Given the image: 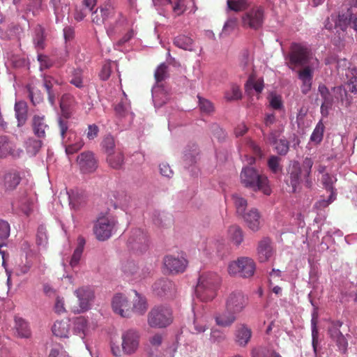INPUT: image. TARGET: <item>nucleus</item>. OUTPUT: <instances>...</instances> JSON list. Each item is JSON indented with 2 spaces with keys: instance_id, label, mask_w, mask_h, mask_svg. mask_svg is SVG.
Listing matches in <instances>:
<instances>
[{
  "instance_id": "obj_6",
  "label": "nucleus",
  "mask_w": 357,
  "mask_h": 357,
  "mask_svg": "<svg viewBox=\"0 0 357 357\" xmlns=\"http://www.w3.org/2000/svg\"><path fill=\"white\" fill-rule=\"evenodd\" d=\"M116 224V218L111 215L99 216L93 225V233L96 238L100 241L109 239Z\"/></svg>"
},
{
  "instance_id": "obj_47",
  "label": "nucleus",
  "mask_w": 357,
  "mask_h": 357,
  "mask_svg": "<svg viewBox=\"0 0 357 357\" xmlns=\"http://www.w3.org/2000/svg\"><path fill=\"white\" fill-rule=\"evenodd\" d=\"M312 166V162L310 159L305 158V160L303 162V167H301L299 165V163L297 162H295L294 163V169L295 170H298V172H296L295 175L294 176V178H298V174H301L302 172H305V174L308 175L310 173V170Z\"/></svg>"
},
{
  "instance_id": "obj_56",
  "label": "nucleus",
  "mask_w": 357,
  "mask_h": 357,
  "mask_svg": "<svg viewBox=\"0 0 357 357\" xmlns=\"http://www.w3.org/2000/svg\"><path fill=\"white\" fill-rule=\"evenodd\" d=\"M154 76L157 82L165 79L167 77V66L165 63L160 64L155 70Z\"/></svg>"
},
{
  "instance_id": "obj_57",
  "label": "nucleus",
  "mask_w": 357,
  "mask_h": 357,
  "mask_svg": "<svg viewBox=\"0 0 357 357\" xmlns=\"http://www.w3.org/2000/svg\"><path fill=\"white\" fill-rule=\"evenodd\" d=\"M271 108L275 110H281L283 108L282 98L280 96L271 93L268 98Z\"/></svg>"
},
{
  "instance_id": "obj_39",
  "label": "nucleus",
  "mask_w": 357,
  "mask_h": 357,
  "mask_svg": "<svg viewBox=\"0 0 357 357\" xmlns=\"http://www.w3.org/2000/svg\"><path fill=\"white\" fill-rule=\"evenodd\" d=\"M45 29L40 26L37 25L35 28V35L33 38V43L38 50H43L45 48Z\"/></svg>"
},
{
  "instance_id": "obj_35",
  "label": "nucleus",
  "mask_w": 357,
  "mask_h": 357,
  "mask_svg": "<svg viewBox=\"0 0 357 357\" xmlns=\"http://www.w3.org/2000/svg\"><path fill=\"white\" fill-rule=\"evenodd\" d=\"M88 329V321L84 317H79L74 321V332L79 335L82 339L86 336V333Z\"/></svg>"
},
{
  "instance_id": "obj_45",
  "label": "nucleus",
  "mask_w": 357,
  "mask_h": 357,
  "mask_svg": "<svg viewBox=\"0 0 357 357\" xmlns=\"http://www.w3.org/2000/svg\"><path fill=\"white\" fill-rule=\"evenodd\" d=\"M324 128L325 127L323 123L319 121L317 124L312 134L311 135L310 141L314 144H319L321 142L323 139Z\"/></svg>"
},
{
  "instance_id": "obj_1",
  "label": "nucleus",
  "mask_w": 357,
  "mask_h": 357,
  "mask_svg": "<svg viewBox=\"0 0 357 357\" xmlns=\"http://www.w3.org/2000/svg\"><path fill=\"white\" fill-rule=\"evenodd\" d=\"M291 65H294L301 82V91L308 93L313 75L320 67V62L312 50L305 43H291Z\"/></svg>"
},
{
  "instance_id": "obj_58",
  "label": "nucleus",
  "mask_w": 357,
  "mask_h": 357,
  "mask_svg": "<svg viewBox=\"0 0 357 357\" xmlns=\"http://www.w3.org/2000/svg\"><path fill=\"white\" fill-rule=\"evenodd\" d=\"M336 181V178L328 174H324L322 175L321 182L326 189L328 190L330 192L333 190V184Z\"/></svg>"
},
{
  "instance_id": "obj_38",
  "label": "nucleus",
  "mask_w": 357,
  "mask_h": 357,
  "mask_svg": "<svg viewBox=\"0 0 357 357\" xmlns=\"http://www.w3.org/2000/svg\"><path fill=\"white\" fill-rule=\"evenodd\" d=\"M130 104L128 102L126 95L123 93V98L114 106L116 115L119 117H124L128 114Z\"/></svg>"
},
{
  "instance_id": "obj_36",
  "label": "nucleus",
  "mask_w": 357,
  "mask_h": 357,
  "mask_svg": "<svg viewBox=\"0 0 357 357\" xmlns=\"http://www.w3.org/2000/svg\"><path fill=\"white\" fill-rule=\"evenodd\" d=\"M268 140L275 145V149L278 153L284 155L288 152L289 143L287 141L282 139L277 140L276 135L274 133H271Z\"/></svg>"
},
{
  "instance_id": "obj_27",
  "label": "nucleus",
  "mask_w": 357,
  "mask_h": 357,
  "mask_svg": "<svg viewBox=\"0 0 357 357\" xmlns=\"http://www.w3.org/2000/svg\"><path fill=\"white\" fill-rule=\"evenodd\" d=\"M14 333L16 337L20 338H29L31 335L28 323L23 319L17 317L15 319Z\"/></svg>"
},
{
  "instance_id": "obj_26",
  "label": "nucleus",
  "mask_w": 357,
  "mask_h": 357,
  "mask_svg": "<svg viewBox=\"0 0 357 357\" xmlns=\"http://www.w3.org/2000/svg\"><path fill=\"white\" fill-rule=\"evenodd\" d=\"M53 334L59 337H68L70 331V324L68 319L56 321L52 328Z\"/></svg>"
},
{
  "instance_id": "obj_59",
  "label": "nucleus",
  "mask_w": 357,
  "mask_h": 357,
  "mask_svg": "<svg viewBox=\"0 0 357 357\" xmlns=\"http://www.w3.org/2000/svg\"><path fill=\"white\" fill-rule=\"evenodd\" d=\"M10 235V225L5 220H0V240L6 239Z\"/></svg>"
},
{
  "instance_id": "obj_37",
  "label": "nucleus",
  "mask_w": 357,
  "mask_h": 357,
  "mask_svg": "<svg viewBox=\"0 0 357 357\" xmlns=\"http://www.w3.org/2000/svg\"><path fill=\"white\" fill-rule=\"evenodd\" d=\"M329 332L331 337L336 341L340 351L345 353L348 345L345 337L337 329L330 330Z\"/></svg>"
},
{
  "instance_id": "obj_8",
  "label": "nucleus",
  "mask_w": 357,
  "mask_h": 357,
  "mask_svg": "<svg viewBox=\"0 0 357 357\" xmlns=\"http://www.w3.org/2000/svg\"><path fill=\"white\" fill-rule=\"evenodd\" d=\"M255 263L251 258L241 257L229 264L228 273L231 275L250 278L255 271Z\"/></svg>"
},
{
  "instance_id": "obj_4",
  "label": "nucleus",
  "mask_w": 357,
  "mask_h": 357,
  "mask_svg": "<svg viewBox=\"0 0 357 357\" xmlns=\"http://www.w3.org/2000/svg\"><path fill=\"white\" fill-rule=\"evenodd\" d=\"M220 276L215 273H204L198 280L195 289L197 296L204 302L212 301L217 295V291L220 284Z\"/></svg>"
},
{
  "instance_id": "obj_50",
  "label": "nucleus",
  "mask_w": 357,
  "mask_h": 357,
  "mask_svg": "<svg viewBox=\"0 0 357 357\" xmlns=\"http://www.w3.org/2000/svg\"><path fill=\"white\" fill-rule=\"evenodd\" d=\"M68 119H66L63 116L58 119V127L61 137V140L68 136V132L73 131L68 129Z\"/></svg>"
},
{
  "instance_id": "obj_53",
  "label": "nucleus",
  "mask_w": 357,
  "mask_h": 357,
  "mask_svg": "<svg viewBox=\"0 0 357 357\" xmlns=\"http://www.w3.org/2000/svg\"><path fill=\"white\" fill-rule=\"evenodd\" d=\"M31 266V261L28 260V259L26 258L25 262L22 261L15 267V274L19 276L25 275L30 271Z\"/></svg>"
},
{
  "instance_id": "obj_28",
  "label": "nucleus",
  "mask_w": 357,
  "mask_h": 357,
  "mask_svg": "<svg viewBox=\"0 0 357 357\" xmlns=\"http://www.w3.org/2000/svg\"><path fill=\"white\" fill-rule=\"evenodd\" d=\"M21 181L18 172L11 170L7 172L3 177V185L6 190L12 191L16 188Z\"/></svg>"
},
{
  "instance_id": "obj_30",
  "label": "nucleus",
  "mask_w": 357,
  "mask_h": 357,
  "mask_svg": "<svg viewBox=\"0 0 357 357\" xmlns=\"http://www.w3.org/2000/svg\"><path fill=\"white\" fill-rule=\"evenodd\" d=\"M173 43L175 46L186 51H194V40L188 36L181 34L174 38Z\"/></svg>"
},
{
  "instance_id": "obj_43",
  "label": "nucleus",
  "mask_w": 357,
  "mask_h": 357,
  "mask_svg": "<svg viewBox=\"0 0 357 357\" xmlns=\"http://www.w3.org/2000/svg\"><path fill=\"white\" fill-rule=\"evenodd\" d=\"M147 309V303L145 298L141 296L135 291V298L134 299L132 312H135L139 314H142Z\"/></svg>"
},
{
  "instance_id": "obj_14",
  "label": "nucleus",
  "mask_w": 357,
  "mask_h": 357,
  "mask_svg": "<svg viewBox=\"0 0 357 357\" xmlns=\"http://www.w3.org/2000/svg\"><path fill=\"white\" fill-rule=\"evenodd\" d=\"M164 266L169 273L176 274L185 271L188 261L183 257H176L172 255L164 258Z\"/></svg>"
},
{
  "instance_id": "obj_32",
  "label": "nucleus",
  "mask_w": 357,
  "mask_h": 357,
  "mask_svg": "<svg viewBox=\"0 0 357 357\" xmlns=\"http://www.w3.org/2000/svg\"><path fill=\"white\" fill-rule=\"evenodd\" d=\"M108 165L113 169H119L122 167L124 162V155L120 149L109 153L107 156Z\"/></svg>"
},
{
  "instance_id": "obj_3",
  "label": "nucleus",
  "mask_w": 357,
  "mask_h": 357,
  "mask_svg": "<svg viewBox=\"0 0 357 357\" xmlns=\"http://www.w3.org/2000/svg\"><path fill=\"white\" fill-rule=\"evenodd\" d=\"M140 340L139 333L135 329H128L122 332L121 341H111L112 353L115 356L130 355L135 353L139 347Z\"/></svg>"
},
{
  "instance_id": "obj_25",
  "label": "nucleus",
  "mask_w": 357,
  "mask_h": 357,
  "mask_svg": "<svg viewBox=\"0 0 357 357\" xmlns=\"http://www.w3.org/2000/svg\"><path fill=\"white\" fill-rule=\"evenodd\" d=\"M332 92L337 105L340 104L342 106L347 107L351 105L352 98L348 95V93L344 86H339L333 87Z\"/></svg>"
},
{
  "instance_id": "obj_15",
  "label": "nucleus",
  "mask_w": 357,
  "mask_h": 357,
  "mask_svg": "<svg viewBox=\"0 0 357 357\" xmlns=\"http://www.w3.org/2000/svg\"><path fill=\"white\" fill-rule=\"evenodd\" d=\"M22 150L17 149L15 143L8 137L0 136V158H5L8 156L13 158L20 157Z\"/></svg>"
},
{
  "instance_id": "obj_5",
  "label": "nucleus",
  "mask_w": 357,
  "mask_h": 357,
  "mask_svg": "<svg viewBox=\"0 0 357 357\" xmlns=\"http://www.w3.org/2000/svg\"><path fill=\"white\" fill-rule=\"evenodd\" d=\"M172 310L163 305L155 306L147 316L149 326L154 328H166L172 324Z\"/></svg>"
},
{
  "instance_id": "obj_24",
  "label": "nucleus",
  "mask_w": 357,
  "mask_h": 357,
  "mask_svg": "<svg viewBox=\"0 0 357 357\" xmlns=\"http://www.w3.org/2000/svg\"><path fill=\"white\" fill-rule=\"evenodd\" d=\"M100 17H98V9L92 13V22L98 25L102 24L114 15V9L109 3L100 8Z\"/></svg>"
},
{
  "instance_id": "obj_60",
  "label": "nucleus",
  "mask_w": 357,
  "mask_h": 357,
  "mask_svg": "<svg viewBox=\"0 0 357 357\" xmlns=\"http://www.w3.org/2000/svg\"><path fill=\"white\" fill-rule=\"evenodd\" d=\"M335 193L333 191L330 192V195L327 199H320L316 203V206L318 208H322L328 206L335 199Z\"/></svg>"
},
{
  "instance_id": "obj_11",
  "label": "nucleus",
  "mask_w": 357,
  "mask_h": 357,
  "mask_svg": "<svg viewBox=\"0 0 357 357\" xmlns=\"http://www.w3.org/2000/svg\"><path fill=\"white\" fill-rule=\"evenodd\" d=\"M78 298L79 305L70 307L74 313H82L87 311L90 307V301L93 298V292L88 287L79 288L75 291Z\"/></svg>"
},
{
  "instance_id": "obj_49",
  "label": "nucleus",
  "mask_w": 357,
  "mask_h": 357,
  "mask_svg": "<svg viewBox=\"0 0 357 357\" xmlns=\"http://www.w3.org/2000/svg\"><path fill=\"white\" fill-rule=\"evenodd\" d=\"M70 83L78 89H82L84 87L83 75L82 70L81 69L74 70L70 80Z\"/></svg>"
},
{
  "instance_id": "obj_13",
  "label": "nucleus",
  "mask_w": 357,
  "mask_h": 357,
  "mask_svg": "<svg viewBox=\"0 0 357 357\" xmlns=\"http://www.w3.org/2000/svg\"><path fill=\"white\" fill-rule=\"evenodd\" d=\"M112 307L114 312L122 317H128L132 312L128 298L122 294H116L113 297Z\"/></svg>"
},
{
  "instance_id": "obj_10",
  "label": "nucleus",
  "mask_w": 357,
  "mask_h": 357,
  "mask_svg": "<svg viewBox=\"0 0 357 357\" xmlns=\"http://www.w3.org/2000/svg\"><path fill=\"white\" fill-rule=\"evenodd\" d=\"M248 305V297L240 290L229 293L225 298V310L236 314L242 312Z\"/></svg>"
},
{
  "instance_id": "obj_63",
  "label": "nucleus",
  "mask_w": 357,
  "mask_h": 357,
  "mask_svg": "<svg viewBox=\"0 0 357 357\" xmlns=\"http://www.w3.org/2000/svg\"><path fill=\"white\" fill-rule=\"evenodd\" d=\"M273 351L265 348L253 349L252 351V357H271Z\"/></svg>"
},
{
  "instance_id": "obj_2",
  "label": "nucleus",
  "mask_w": 357,
  "mask_h": 357,
  "mask_svg": "<svg viewBox=\"0 0 357 357\" xmlns=\"http://www.w3.org/2000/svg\"><path fill=\"white\" fill-rule=\"evenodd\" d=\"M240 179L244 187L254 192H261L265 195H270L272 192L268 177L264 174H259L254 167L243 168Z\"/></svg>"
},
{
  "instance_id": "obj_31",
  "label": "nucleus",
  "mask_w": 357,
  "mask_h": 357,
  "mask_svg": "<svg viewBox=\"0 0 357 357\" xmlns=\"http://www.w3.org/2000/svg\"><path fill=\"white\" fill-rule=\"evenodd\" d=\"M33 130L34 134L39 138L45 137L46 130H48V126L45 123L44 116H35L33 119Z\"/></svg>"
},
{
  "instance_id": "obj_19",
  "label": "nucleus",
  "mask_w": 357,
  "mask_h": 357,
  "mask_svg": "<svg viewBox=\"0 0 357 357\" xmlns=\"http://www.w3.org/2000/svg\"><path fill=\"white\" fill-rule=\"evenodd\" d=\"M252 330L244 324L236 326L234 336L235 342L240 347H245L252 337Z\"/></svg>"
},
{
  "instance_id": "obj_40",
  "label": "nucleus",
  "mask_w": 357,
  "mask_h": 357,
  "mask_svg": "<svg viewBox=\"0 0 357 357\" xmlns=\"http://www.w3.org/2000/svg\"><path fill=\"white\" fill-rule=\"evenodd\" d=\"M230 240L236 245H239L243 240V231L239 226L232 225L228 230Z\"/></svg>"
},
{
  "instance_id": "obj_12",
  "label": "nucleus",
  "mask_w": 357,
  "mask_h": 357,
  "mask_svg": "<svg viewBox=\"0 0 357 357\" xmlns=\"http://www.w3.org/2000/svg\"><path fill=\"white\" fill-rule=\"evenodd\" d=\"M77 162L82 172L91 173L98 167V160L92 151H84L77 158Z\"/></svg>"
},
{
  "instance_id": "obj_61",
  "label": "nucleus",
  "mask_w": 357,
  "mask_h": 357,
  "mask_svg": "<svg viewBox=\"0 0 357 357\" xmlns=\"http://www.w3.org/2000/svg\"><path fill=\"white\" fill-rule=\"evenodd\" d=\"M54 84H59L57 80H56L54 77L50 75H44L43 77V86L45 88L47 92L53 91L52 87Z\"/></svg>"
},
{
  "instance_id": "obj_52",
  "label": "nucleus",
  "mask_w": 357,
  "mask_h": 357,
  "mask_svg": "<svg viewBox=\"0 0 357 357\" xmlns=\"http://www.w3.org/2000/svg\"><path fill=\"white\" fill-rule=\"evenodd\" d=\"M280 162V158L275 155L271 156L268 160V167L273 173L278 174L281 172L282 167Z\"/></svg>"
},
{
  "instance_id": "obj_48",
  "label": "nucleus",
  "mask_w": 357,
  "mask_h": 357,
  "mask_svg": "<svg viewBox=\"0 0 357 357\" xmlns=\"http://www.w3.org/2000/svg\"><path fill=\"white\" fill-rule=\"evenodd\" d=\"M249 88H253L256 91V92L260 93L264 89L263 80H255V78L252 75H250L245 84L246 90H248Z\"/></svg>"
},
{
  "instance_id": "obj_33",
  "label": "nucleus",
  "mask_w": 357,
  "mask_h": 357,
  "mask_svg": "<svg viewBox=\"0 0 357 357\" xmlns=\"http://www.w3.org/2000/svg\"><path fill=\"white\" fill-rule=\"evenodd\" d=\"M85 239L82 236H79L77 238V245L74 250L72 257L70 261V265L74 268L77 266L81 259V257L84 250L85 245Z\"/></svg>"
},
{
  "instance_id": "obj_64",
  "label": "nucleus",
  "mask_w": 357,
  "mask_h": 357,
  "mask_svg": "<svg viewBox=\"0 0 357 357\" xmlns=\"http://www.w3.org/2000/svg\"><path fill=\"white\" fill-rule=\"evenodd\" d=\"M99 132V128L96 124H91L88 126L86 137L89 140L94 139L97 137Z\"/></svg>"
},
{
  "instance_id": "obj_46",
  "label": "nucleus",
  "mask_w": 357,
  "mask_h": 357,
  "mask_svg": "<svg viewBox=\"0 0 357 357\" xmlns=\"http://www.w3.org/2000/svg\"><path fill=\"white\" fill-rule=\"evenodd\" d=\"M232 199L236 206L237 213L241 215H244L248 204L247 200L238 195H234Z\"/></svg>"
},
{
  "instance_id": "obj_62",
  "label": "nucleus",
  "mask_w": 357,
  "mask_h": 357,
  "mask_svg": "<svg viewBox=\"0 0 357 357\" xmlns=\"http://www.w3.org/2000/svg\"><path fill=\"white\" fill-rule=\"evenodd\" d=\"M281 271L278 269L273 268L272 271L269 273V286H273V284L278 283L281 280Z\"/></svg>"
},
{
  "instance_id": "obj_16",
  "label": "nucleus",
  "mask_w": 357,
  "mask_h": 357,
  "mask_svg": "<svg viewBox=\"0 0 357 357\" xmlns=\"http://www.w3.org/2000/svg\"><path fill=\"white\" fill-rule=\"evenodd\" d=\"M68 155L73 154L79 151L84 146L83 139L74 131H70L68 136L62 139Z\"/></svg>"
},
{
  "instance_id": "obj_23",
  "label": "nucleus",
  "mask_w": 357,
  "mask_h": 357,
  "mask_svg": "<svg viewBox=\"0 0 357 357\" xmlns=\"http://www.w3.org/2000/svg\"><path fill=\"white\" fill-rule=\"evenodd\" d=\"M214 319L216 325L222 328H227L236 321V314L225 310L224 312L215 313Z\"/></svg>"
},
{
  "instance_id": "obj_34",
  "label": "nucleus",
  "mask_w": 357,
  "mask_h": 357,
  "mask_svg": "<svg viewBox=\"0 0 357 357\" xmlns=\"http://www.w3.org/2000/svg\"><path fill=\"white\" fill-rule=\"evenodd\" d=\"M15 116L18 121V126L25 123L27 119V105L24 101L16 102L15 105Z\"/></svg>"
},
{
  "instance_id": "obj_51",
  "label": "nucleus",
  "mask_w": 357,
  "mask_h": 357,
  "mask_svg": "<svg viewBox=\"0 0 357 357\" xmlns=\"http://www.w3.org/2000/svg\"><path fill=\"white\" fill-rule=\"evenodd\" d=\"M69 200L70 204L73 206V207H78L79 205L85 202V197L83 193H79V192L72 191L69 194Z\"/></svg>"
},
{
  "instance_id": "obj_9",
  "label": "nucleus",
  "mask_w": 357,
  "mask_h": 357,
  "mask_svg": "<svg viewBox=\"0 0 357 357\" xmlns=\"http://www.w3.org/2000/svg\"><path fill=\"white\" fill-rule=\"evenodd\" d=\"M264 21V10L261 6H255L247 10L241 17L242 26L245 29L259 30Z\"/></svg>"
},
{
  "instance_id": "obj_20",
  "label": "nucleus",
  "mask_w": 357,
  "mask_h": 357,
  "mask_svg": "<svg viewBox=\"0 0 357 357\" xmlns=\"http://www.w3.org/2000/svg\"><path fill=\"white\" fill-rule=\"evenodd\" d=\"M153 289L158 296L172 295L175 285L167 278H160L154 282Z\"/></svg>"
},
{
  "instance_id": "obj_21",
  "label": "nucleus",
  "mask_w": 357,
  "mask_h": 357,
  "mask_svg": "<svg viewBox=\"0 0 357 357\" xmlns=\"http://www.w3.org/2000/svg\"><path fill=\"white\" fill-rule=\"evenodd\" d=\"M76 105L77 101L74 96L70 93H64L60 100V108L62 116L66 119H69Z\"/></svg>"
},
{
  "instance_id": "obj_44",
  "label": "nucleus",
  "mask_w": 357,
  "mask_h": 357,
  "mask_svg": "<svg viewBox=\"0 0 357 357\" xmlns=\"http://www.w3.org/2000/svg\"><path fill=\"white\" fill-rule=\"evenodd\" d=\"M242 97L241 91L238 86L232 84L230 89L225 93V98L227 101L240 100Z\"/></svg>"
},
{
  "instance_id": "obj_22",
  "label": "nucleus",
  "mask_w": 357,
  "mask_h": 357,
  "mask_svg": "<svg viewBox=\"0 0 357 357\" xmlns=\"http://www.w3.org/2000/svg\"><path fill=\"white\" fill-rule=\"evenodd\" d=\"M242 216L249 229L253 231H257L259 229L261 215L257 209L252 208Z\"/></svg>"
},
{
  "instance_id": "obj_42",
  "label": "nucleus",
  "mask_w": 357,
  "mask_h": 357,
  "mask_svg": "<svg viewBox=\"0 0 357 357\" xmlns=\"http://www.w3.org/2000/svg\"><path fill=\"white\" fill-rule=\"evenodd\" d=\"M227 8L229 10L241 12L246 10L250 6L248 0H227Z\"/></svg>"
},
{
  "instance_id": "obj_18",
  "label": "nucleus",
  "mask_w": 357,
  "mask_h": 357,
  "mask_svg": "<svg viewBox=\"0 0 357 357\" xmlns=\"http://www.w3.org/2000/svg\"><path fill=\"white\" fill-rule=\"evenodd\" d=\"M258 259L260 262H265L273 255L272 242L268 237L263 238L259 243L257 248Z\"/></svg>"
},
{
  "instance_id": "obj_54",
  "label": "nucleus",
  "mask_w": 357,
  "mask_h": 357,
  "mask_svg": "<svg viewBox=\"0 0 357 357\" xmlns=\"http://www.w3.org/2000/svg\"><path fill=\"white\" fill-rule=\"evenodd\" d=\"M102 146L107 155L109 153L115 151V142L114 137L111 135L106 136L102 142Z\"/></svg>"
},
{
  "instance_id": "obj_29",
  "label": "nucleus",
  "mask_w": 357,
  "mask_h": 357,
  "mask_svg": "<svg viewBox=\"0 0 357 357\" xmlns=\"http://www.w3.org/2000/svg\"><path fill=\"white\" fill-rule=\"evenodd\" d=\"M146 234L139 229H135L132 231V234L128 240V243L132 248H138V245H145L146 246Z\"/></svg>"
},
{
  "instance_id": "obj_41",
  "label": "nucleus",
  "mask_w": 357,
  "mask_h": 357,
  "mask_svg": "<svg viewBox=\"0 0 357 357\" xmlns=\"http://www.w3.org/2000/svg\"><path fill=\"white\" fill-rule=\"evenodd\" d=\"M348 78L347 86L350 92L357 93V68H353L346 73Z\"/></svg>"
},
{
  "instance_id": "obj_55",
  "label": "nucleus",
  "mask_w": 357,
  "mask_h": 357,
  "mask_svg": "<svg viewBox=\"0 0 357 357\" xmlns=\"http://www.w3.org/2000/svg\"><path fill=\"white\" fill-rule=\"evenodd\" d=\"M199 98V106L200 108V110L202 112L206 113V114H211L214 111V106L213 103L209 101L207 99L201 98L198 96Z\"/></svg>"
},
{
  "instance_id": "obj_7",
  "label": "nucleus",
  "mask_w": 357,
  "mask_h": 357,
  "mask_svg": "<svg viewBox=\"0 0 357 357\" xmlns=\"http://www.w3.org/2000/svg\"><path fill=\"white\" fill-rule=\"evenodd\" d=\"M332 20L335 22V28L338 33L340 43L345 40L346 30L348 26L357 32V14L354 13L351 9H348L345 13L339 14L337 18L334 19L332 16Z\"/></svg>"
},
{
  "instance_id": "obj_17",
  "label": "nucleus",
  "mask_w": 357,
  "mask_h": 357,
  "mask_svg": "<svg viewBox=\"0 0 357 357\" xmlns=\"http://www.w3.org/2000/svg\"><path fill=\"white\" fill-rule=\"evenodd\" d=\"M318 90L323 99V102L321 105V113L322 116L326 117L329 114L330 109H331L333 106L335 105L337 103L333 92H330L325 85H319Z\"/></svg>"
}]
</instances>
